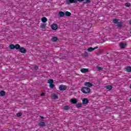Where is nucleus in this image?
<instances>
[{"mask_svg":"<svg viewBox=\"0 0 131 131\" xmlns=\"http://www.w3.org/2000/svg\"><path fill=\"white\" fill-rule=\"evenodd\" d=\"M70 108L69 107V106H68V105H66L63 107L64 110H69Z\"/></svg>","mask_w":131,"mask_h":131,"instance_id":"bb28decb","label":"nucleus"},{"mask_svg":"<svg viewBox=\"0 0 131 131\" xmlns=\"http://www.w3.org/2000/svg\"><path fill=\"white\" fill-rule=\"evenodd\" d=\"M83 1L84 0H77V2H79L80 3H81V2H83Z\"/></svg>","mask_w":131,"mask_h":131,"instance_id":"c9c22d12","label":"nucleus"},{"mask_svg":"<svg viewBox=\"0 0 131 131\" xmlns=\"http://www.w3.org/2000/svg\"><path fill=\"white\" fill-rule=\"evenodd\" d=\"M52 98L53 100H57V99H59L58 95L55 94H53L52 95Z\"/></svg>","mask_w":131,"mask_h":131,"instance_id":"f8f14e48","label":"nucleus"},{"mask_svg":"<svg viewBox=\"0 0 131 131\" xmlns=\"http://www.w3.org/2000/svg\"><path fill=\"white\" fill-rule=\"evenodd\" d=\"M85 3L86 4H90V3H91V0H85Z\"/></svg>","mask_w":131,"mask_h":131,"instance_id":"2f4dec72","label":"nucleus"},{"mask_svg":"<svg viewBox=\"0 0 131 131\" xmlns=\"http://www.w3.org/2000/svg\"><path fill=\"white\" fill-rule=\"evenodd\" d=\"M130 34H131V31H130Z\"/></svg>","mask_w":131,"mask_h":131,"instance_id":"a19ab883","label":"nucleus"},{"mask_svg":"<svg viewBox=\"0 0 131 131\" xmlns=\"http://www.w3.org/2000/svg\"><path fill=\"white\" fill-rule=\"evenodd\" d=\"M47 21H48L47 17H44L41 18V21L43 22V23H46Z\"/></svg>","mask_w":131,"mask_h":131,"instance_id":"5701e85b","label":"nucleus"},{"mask_svg":"<svg viewBox=\"0 0 131 131\" xmlns=\"http://www.w3.org/2000/svg\"><path fill=\"white\" fill-rule=\"evenodd\" d=\"M47 27V24H40V27L42 28V29H46V27Z\"/></svg>","mask_w":131,"mask_h":131,"instance_id":"f3484780","label":"nucleus"},{"mask_svg":"<svg viewBox=\"0 0 131 131\" xmlns=\"http://www.w3.org/2000/svg\"><path fill=\"white\" fill-rule=\"evenodd\" d=\"M82 106L81 103H77L76 105L77 108H80Z\"/></svg>","mask_w":131,"mask_h":131,"instance_id":"cd10ccee","label":"nucleus"},{"mask_svg":"<svg viewBox=\"0 0 131 131\" xmlns=\"http://www.w3.org/2000/svg\"><path fill=\"white\" fill-rule=\"evenodd\" d=\"M65 15L67 16V17H70V16H71V13L66 11L65 13Z\"/></svg>","mask_w":131,"mask_h":131,"instance_id":"b1692460","label":"nucleus"},{"mask_svg":"<svg viewBox=\"0 0 131 131\" xmlns=\"http://www.w3.org/2000/svg\"><path fill=\"white\" fill-rule=\"evenodd\" d=\"M58 17H59V18H62L63 17H65V13H64V12L60 11L58 13Z\"/></svg>","mask_w":131,"mask_h":131,"instance_id":"1a4fd4ad","label":"nucleus"},{"mask_svg":"<svg viewBox=\"0 0 131 131\" xmlns=\"http://www.w3.org/2000/svg\"><path fill=\"white\" fill-rule=\"evenodd\" d=\"M97 69H98V70H102V67H98L97 68Z\"/></svg>","mask_w":131,"mask_h":131,"instance_id":"f704fd0d","label":"nucleus"},{"mask_svg":"<svg viewBox=\"0 0 131 131\" xmlns=\"http://www.w3.org/2000/svg\"><path fill=\"white\" fill-rule=\"evenodd\" d=\"M19 52L22 54H26L27 50H26V49L24 48V47H20V48H19Z\"/></svg>","mask_w":131,"mask_h":131,"instance_id":"0eeeda50","label":"nucleus"},{"mask_svg":"<svg viewBox=\"0 0 131 131\" xmlns=\"http://www.w3.org/2000/svg\"><path fill=\"white\" fill-rule=\"evenodd\" d=\"M125 6L129 8V7H130V3H125Z\"/></svg>","mask_w":131,"mask_h":131,"instance_id":"c85d7f7f","label":"nucleus"},{"mask_svg":"<svg viewBox=\"0 0 131 131\" xmlns=\"http://www.w3.org/2000/svg\"><path fill=\"white\" fill-rule=\"evenodd\" d=\"M130 89H131V85H130Z\"/></svg>","mask_w":131,"mask_h":131,"instance_id":"ea45409f","label":"nucleus"},{"mask_svg":"<svg viewBox=\"0 0 131 131\" xmlns=\"http://www.w3.org/2000/svg\"><path fill=\"white\" fill-rule=\"evenodd\" d=\"M39 117H40V118H41V119H43V118H45V117H43L41 116H40Z\"/></svg>","mask_w":131,"mask_h":131,"instance_id":"e433bc0d","label":"nucleus"},{"mask_svg":"<svg viewBox=\"0 0 131 131\" xmlns=\"http://www.w3.org/2000/svg\"><path fill=\"white\" fill-rule=\"evenodd\" d=\"M125 71H126V72H131V67H126L125 69Z\"/></svg>","mask_w":131,"mask_h":131,"instance_id":"dca6fc26","label":"nucleus"},{"mask_svg":"<svg viewBox=\"0 0 131 131\" xmlns=\"http://www.w3.org/2000/svg\"><path fill=\"white\" fill-rule=\"evenodd\" d=\"M82 102L84 105H86L89 103V99L88 98H84L82 99Z\"/></svg>","mask_w":131,"mask_h":131,"instance_id":"9d476101","label":"nucleus"},{"mask_svg":"<svg viewBox=\"0 0 131 131\" xmlns=\"http://www.w3.org/2000/svg\"><path fill=\"white\" fill-rule=\"evenodd\" d=\"M67 5H70V4H75L77 3V0H66Z\"/></svg>","mask_w":131,"mask_h":131,"instance_id":"20e7f679","label":"nucleus"},{"mask_svg":"<svg viewBox=\"0 0 131 131\" xmlns=\"http://www.w3.org/2000/svg\"><path fill=\"white\" fill-rule=\"evenodd\" d=\"M9 49H10V50H14V49H15V45L14 44H11L9 45Z\"/></svg>","mask_w":131,"mask_h":131,"instance_id":"393cba45","label":"nucleus"},{"mask_svg":"<svg viewBox=\"0 0 131 131\" xmlns=\"http://www.w3.org/2000/svg\"><path fill=\"white\" fill-rule=\"evenodd\" d=\"M97 49H99V47L98 46H96L94 48L92 47H90L88 49V52H93V51H95V50H97Z\"/></svg>","mask_w":131,"mask_h":131,"instance_id":"6e6552de","label":"nucleus"},{"mask_svg":"<svg viewBox=\"0 0 131 131\" xmlns=\"http://www.w3.org/2000/svg\"><path fill=\"white\" fill-rule=\"evenodd\" d=\"M0 95L1 97H5L6 96V92L4 91H0Z\"/></svg>","mask_w":131,"mask_h":131,"instance_id":"a211bd4d","label":"nucleus"},{"mask_svg":"<svg viewBox=\"0 0 131 131\" xmlns=\"http://www.w3.org/2000/svg\"><path fill=\"white\" fill-rule=\"evenodd\" d=\"M81 92L83 94H90L91 93V89L88 87H83L81 89Z\"/></svg>","mask_w":131,"mask_h":131,"instance_id":"f257e3e1","label":"nucleus"},{"mask_svg":"<svg viewBox=\"0 0 131 131\" xmlns=\"http://www.w3.org/2000/svg\"><path fill=\"white\" fill-rule=\"evenodd\" d=\"M83 55L84 57H88L89 56V53H88V52H84Z\"/></svg>","mask_w":131,"mask_h":131,"instance_id":"c756f323","label":"nucleus"},{"mask_svg":"<svg viewBox=\"0 0 131 131\" xmlns=\"http://www.w3.org/2000/svg\"><path fill=\"white\" fill-rule=\"evenodd\" d=\"M129 23H130V25H131V20L129 21Z\"/></svg>","mask_w":131,"mask_h":131,"instance_id":"4c0bfd02","label":"nucleus"},{"mask_svg":"<svg viewBox=\"0 0 131 131\" xmlns=\"http://www.w3.org/2000/svg\"><path fill=\"white\" fill-rule=\"evenodd\" d=\"M38 125L40 127H43V126H46V123L40 121L38 124Z\"/></svg>","mask_w":131,"mask_h":131,"instance_id":"9b49d317","label":"nucleus"},{"mask_svg":"<svg viewBox=\"0 0 131 131\" xmlns=\"http://www.w3.org/2000/svg\"><path fill=\"white\" fill-rule=\"evenodd\" d=\"M129 101L131 102V98H130V100H129Z\"/></svg>","mask_w":131,"mask_h":131,"instance_id":"58836bf2","label":"nucleus"},{"mask_svg":"<svg viewBox=\"0 0 131 131\" xmlns=\"http://www.w3.org/2000/svg\"><path fill=\"white\" fill-rule=\"evenodd\" d=\"M125 47H126V43H124L122 42H121L120 43V47L121 48V49H124Z\"/></svg>","mask_w":131,"mask_h":131,"instance_id":"4468645a","label":"nucleus"},{"mask_svg":"<svg viewBox=\"0 0 131 131\" xmlns=\"http://www.w3.org/2000/svg\"><path fill=\"white\" fill-rule=\"evenodd\" d=\"M71 102L72 104H76L77 103V99L73 98L71 99Z\"/></svg>","mask_w":131,"mask_h":131,"instance_id":"ddd939ff","label":"nucleus"},{"mask_svg":"<svg viewBox=\"0 0 131 131\" xmlns=\"http://www.w3.org/2000/svg\"><path fill=\"white\" fill-rule=\"evenodd\" d=\"M84 85H85V86H86V88H89L90 89V88H92V86H93L94 84L90 82H86L84 83Z\"/></svg>","mask_w":131,"mask_h":131,"instance_id":"39448f33","label":"nucleus"},{"mask_svg":"<svg viewBox=\"0 0 131 131\" xmlns=\"http://www.w3.org/2000/svg\"><path fill=\"white\" fill-rule=\"evenodd\" d=\"M21 47L20 46V45L16 44L14 45V49H16V50H20Z\"/></svg>","mask_w":131,"mask_h":131,"instance_id":"aec40b11","label":"nucleus"},{"mask_svg":"<svg viewBox=\"0 0 131 131\" xmlns=\"http://www.w3.org/2000/svg\"><path fill=\"white\" fill-rule=\"evenodd\" d=\"M106 89L108 91H111V90H112V89H113V87L110 85H108L106 86Z\"/></svg>","mask_w":131,"mask_h":131,"instance_id":"412c9836","label":"nucleus"},{"mask_svg":"<svg viewBox=\"0 0 131 131\" xmlns=\"http://www.w3.org/2000/svg\"><path fill=\"white\" fill-rule=\"evenodd\" d=\"M45 95H46V93H42V94H40V96H41V97H43V96H45Z\"/></svg>","mask_w":131,"mask_h":131,"instance_id":"72a5a7b5","label":"nucleus"},{"mask_svg":"<svg viewBox=\"0 0 131 131\" xmlns=\"http://www.w3.org/2000/svg\"><path fill=\"white\" fill-rule=\"evenodd\" d=\"M52 41H53V42H55L57 40H58V37L56 36H54L51 38Z\"/></svg>","mask_w":131,"mask_h":131,"instance_id":"6ab92c4d","label":"nucleus"},{"mask_svg":"<svg viewBox=\"0 0 131 131\" xmlns=\"http://www.w3.org/2000/svg\"><path fill=\"white\" fill-rule=\"evenodd\" d=\"M34 69H35L36 70H37V69H38V67H37V66H35Z\"/></svg>","mask_w":131,"mask_h":131,"instance_id":"473e14b6","label":"nucleus"},{"mask_svg":"<svg viewBox=\"0 0 131 131\" xmlns=\"http://www.w3.org/2000/svg\"><path fill=\"white\" fill-rule=\"evenodd\" d=\"M51 29L52 30H57V29H58V25L56 24H53L51 25Z\"/></svg>","mask_w":131,"mask_h":131,"instance_id":"423d86ee","label":"nucleus"},{"mask_svg":"<svg viewBox=\"0 0 131 131\" xmlns=\"http://www.w3.org/2000/svg\"><path fill=\"white\" fill-rule=\"evenodd\" d=\"M118 19H114L113 20V23H114V24H117V23H118Z\"/></svg>","mask_w":131,"mask_h":131,"instance_id":"a878e982","label":"nucleus"},{"mask_svg":"<svg viewBox=\"0 0 131 131\" xmlns=\"http://www.w3.org/2000/svg\"><path fill=\"white\" fill-rule=\"evenodd\" d=\"M67 89V86L63 84L60 85L59 86V90L61 91L62 92H63L64 91H66Z\"/></svg>","mask_w":131,"mask_h":131,"instance_id":"7ed1b4c3","label":"nucleus"},{"mask_svg":"<svg viewBox=\"0 0 131 131\" xmlns=\"http://www.w3.org/2000/svg\"><path fill=\"white\" fill-rule=\"evenodd\" d=\"M48 83H49V88L50 89H54L55 88V84H54V80L49 79L48 80Z\"/></svg>","mask_w":131,"mask_h":131,"instance_id":"f03ea898","label":"nucleus"},{"mask_svg":"<svg viewBox=\"0 0 131 131\" xmlns=\"http://www.w3.org/2000/svg\"><path fill=\"white\" fill-rule=\"evenodd\" d=\"M16 115H17V117H20V116H22V113H18L16 114Z\"/></svg>","mask_w":131,"mask_h":131,"instance_id":"7c9ffc66","label":"nucleus"},{"mask_svg":"<svg viewBox=\"0 0 131 131\" xmlns=\"http://www.w3.org/2000/svg\"><path fill=\"white\" fill-rule=\"evenodd\" d=\"M80 71L82 73H86V72L89 71V70L88 69L82 68L81 69Z\"/></svg>","mask_w":131,"mask_h":131,"instance_id":"2eb2a0df","label":"nucleus"},{"mask_svg":"<svg viewBox=\"0 0 131 131\" xmlns=\"http://www.w3.org/2000/svg\"><path fill=\"white\" fill-rule=\"evenodd\" d=\"M122 22L118 23V25H117V28H120V27H122Z\"/></svg>","mask_w":131,"mask_h":131,"instance_id":"4be33fe9","label":"nucleus"}]
</instances>
